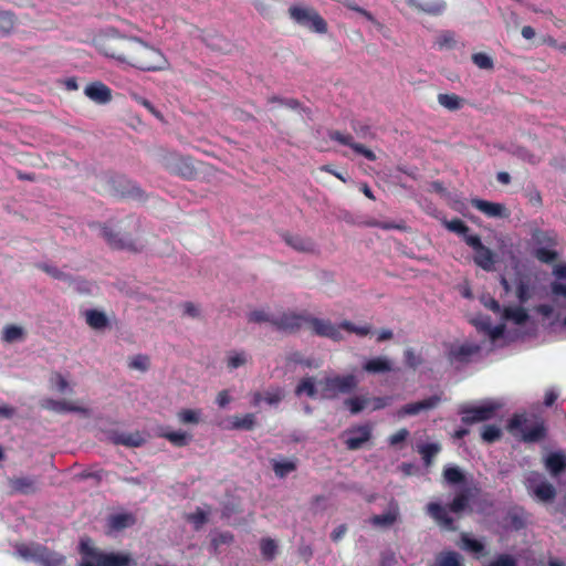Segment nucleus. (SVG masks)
Wrapping results in <instances>:
<instances>
[{
	"mask_svg": "<svg viewBox=\"0 0 566 566\" xmlns=\"http://www.w3.org/2000/svg\"><path fill=\"white\" fill-rule=\"evenodd\" d=\"M438 102L449 111H458L463 106L464 99L453 93H441L438 95Z\"/></svg>",
	"mask_w": 566,
	"mask_h": 566,
	"instance_id": "nucleus-37",
	"label": "nucleus"
},
{
	"mask_svg": "<svg viewBox=\"0 0 566 566\" xmlns=\"http://www.w3.org/2000/svg\"><path fill=\"white\" fill-rule=\"evenodd\" d=\"M489 566H517V563L513 556L501 554Z\"/></svg>",
	"mask_w": 566,
	"mask_h": 566,
	"instance_id": "nucleus-63",
	"label": "nucleus"
},
{
	"mask_svg": "<svg viewBox=\"0 0 566 566\" xmlns=\"http://www.w3.org/2000/svg\"><path fill=\"white\" fill-rule=\"evenodd\" d=\"M436 45L440 49H454L457 45L455 34L452 31H442L436 39Z\"/></svg>",
	"mask_w": 566,
	"mask_h": 566,
	"instance_id": "nucleus-46",
	"label": "nucleus"
},
{
	"mask_svg": "<svg viewBox=\"0 0 566 566\" xmlns=\"http://www.w3.org/2000/svg\"><path fill=\"white\" fill-rule=\"evenodd\" d=\"M101 235L114 250H127L135 253L142 251V247L129 234H122L107 224L101 227Z\"/></svg>",
	"mask_w": 566,
	"mask_h": 566,
	"instance_id": "nucleus-10",
	"label": "nucleus"
},
{
	"mask_svg": "<svg viewBox=\"0 0 566 566\" xmlns=\"http://www.w3.org/2000/svg\"><path fill=\"white\" fill-rule=\"evenodd\" d=\"M534 494L538 500L543 502H549L555 499L556 490L553 484L548 482H542L534 489Z\"/></svg>",
	"mask_w": 566,
	"mask_h": 566,
	"instance_id": "nucleus-40",
	"label": "nucleus"
},
{
	"mask_svg": "<svg viewBox=\"0 0 566 566\" xmlns=\"http://www.w3.org/2000/svg\"><path fill=\"white\" fill-rule=\"evenodd\" d=\"M15 18L9 11H0V36L8 35L14 28Z\"/></svg>",
	"mask_w": 566,
	"mask_h": 566,
	"instance_id": "nucleus-47",
	"label": "nucleus"
},
{
	"mask_svg": "<svg viewBox=\"0 0 566 566\" xmlns=\"http://www.w3.org/2000/svg\"><path fill=\"white\" fill-rule=\"evenodd\" d=\"M327 134L331 140L350 147L356 154L364 156L366 159L370 161H375L377 159V156L373 150L368 149L363 144L355 143L350 134H344L339 130H328Z\"/></svg>",
	"mask_w": 566,
	"mask_h": 566,
	"instance_id": "nucleus-16",
	"label": "nucleus"
},
{
	"mask_svg": "<svg viewBox=\"0 0 566 566\" xmlns=\"http://www.w3.org/2000/svg\"><path fill=\"white\" fill-rule=\"evenodd\" d=\"M11 489L20 494L30 495L39 490V481L32 476H19L9 481Z\"/></svg>",
	"mask_w": 566,
	"mask_h": 566,
	"instance_id": "nucleus-24",
	"label": "nucleus"
},
{
	"mask_svg": "<svg viewBox=\"0 0 566 566\" xmlns=\"http://www.w3.org/2000/svg\"><path fill=\"white\" fill-rule=\"evenodd\" d=\"M24 337V331L17 325H7L2 331V340L6 343H14Z\"/></svg>",
	"mask_w": 566,
	"mask_h": 566,
	"instance_id": "nucleus-44",
	"label": "nucleus"
},
{
	"mask_svg": "<svg viewBox=\"0 0 566 566\" xmlns=\"http://www.w3.org/2000/svg\"><path fill=\"white\" fill-rule=\"evenodd\" d=\"M177 417L178 420L184 424H197L200 421V411L193 409H181Z\"/></svg>",
	"mask_w": 566,
	"mask_h": 566,
	"instance_id": "nucleus-53",
	"label": "nucleus"
},
{
	"mask_svg": "<svg viewBox=\"0 0 566 566\" xmlns=\"http://www.w3.org/2000/svg\"><path fill=\"white\" fill-rule=\"evenodd\" d=\"M136 523V517L132 513H117L108 517V526L113 531H122L133 526Z\"/></svg>",
	"mask_w": 566,
	"mask_h": 566,
	"instance_id": "nucleus-27",
	"label": "nucleus"
},
{
	"mask_svg": "<svg viewBox=\"0 0 566 566\" xmlns=\"http://www.w3.org/2000/svg\"><path fill=\"white\" fill-rule=\"evenodd\" d=\"M470 505V493L468 490L461 491L449 503L448 507L438 502L427 504V513L436 523L444 530L455 531L454 520L448 514V510L454 514L462 513Z\"/></svg>",
	"mask_w": 566,
	"mask_h": 566,
	"instance_id": "nucleus-2",
	"label": "nucleus"
},
{
	"mask_svg": "<svg viewBox=\"0 0 566 566\" xmlns=\"http://www.w3.org/2000/svg\"><path fill=\"white\" fill-rule=\"evenodd\" d=\"M373 427L369 423L349 428L345 434V446L348 450L355 451L363 448V446L371 439Z\"/></svg>",
	"mask_w": 566,
	"mask_h": 566,
	"instance_id": "nucleus-14",
	"label": "nucleus"
},
{
	"mask_svg": "<svg viewBox=\"0 0 566 566\" xmlns=\"http://www.w3.org/2000/svg\"><path fill=\"white\" fill-rule=\"evenodd\" d=\"M390 506L391 509L388 512L379 515H374L370 518V523L376 527L391 526L398 520L399 509L397 504H391Z\"/></svg>",
	"mask_w": 566,
	"mask_h": 566,
	"instance_id": "nucleus-28",
	"label": "nucleus"
},
{
	"mask_svg": "<svg viewBox=\"0 0 566 566\" xmlns=\"http://www.w3.org/2000/svg\"><path fill=\"white\" fill-rule=\"evenodd\" d=\"M363 370L369 375L387 374L394 370V363L387 356H376L363 364Z\"/></svg>",
	"mask_w": 566,
	"mask_h": 566,
	"instance_id": "nucleus-21",
	"label": "nucleus"
},
{
	"mask_svg": "<svg viewBox=\"0 0 566 566\" xmlns=\"http://www.w3.org/2000/svg\"><path fill=\"white\" fill-rule=\"evenodd\" d=\"M505 520L507 526L514 531H521L526 526V517L522 509L511 510Z\"/></svg>",
	"mask_w": 566,
	"mask_h": 566,
	"instance_id": "nucleus-34",
	"label": "nucleus"
},
{
	"mask_svg": "<svg viewBox=\"0 0 566 566\" xmlns=\"http://www.w3.org/2000/svg\"><path fill=\"white\" fill-rule=\"evenodd\" d=\"M471 206L490 218H509L510 211L503 203L474 198Z\"/></svg>",
	"mask_w": 566,
	"mask_h": 566,
	"instance_id": "nucleus-18",
	"label": "nucleus"
},
{
	"mask_svg": "<svg viewBox=\"0 0 566 566\" xmlns=\"http://www.w3.org/2000/svg\"><path fill=\"white\" fill-rule=\"evenodd\" d=\"M307 319L308 314L306 312L296 313L286 311L272 321V326L277 331L295 334L300 332L303 326L307 325Z\"/></svg>",
	"mask_w": 566,
	"mask_h": 566,
	"instance_id": "nucleus-11",
	"label": "nucleus"
},
{
	"mask_svg": "<svg viewBox=\"0 0 566 566\" xmlns=\"http://www.w3.org/2000/svg\"><path fill=\"white\" fill-rule=\"evenodd\" d=\"M101 185L96 186V190L101 193H107L113 197H125L128 191L123 187L126 179L122 176L105 174L99 177Z\"/></svg>",
	"mask_w": 566,
	"mask_h": 566,
	"instance_id": "nucleus-15",
	"label": "nucleus"
},
{
	"mask_svg": "<svg viewBox=\"0 0 566 566\" xmlns=\"http://www.w3.org/2000/svg\"><path fill=\"white\" fill-rule=\"evenodd\" d=\"M93 43L105 56L142 71L161 70L166 63L158 49L138 38L119 34L114 29L97 34Z\"/></svg>",
	"mask_w": 566,
	"mask_h": 566,
	"instance_id": "nucleus-1",
	"label": "nucleus"
},
{
	"mask_svg": "<svg viewBox=\"0 0 566 566\" xmlns=\"http://www.w3.org/2000/svg\"><path fill=\"white\" fill-rule=\"evenodd\" d=\"M462 548L471 553L480 554L484 551V545L475 538H471L469 534H461Z\"/></svg>",
	"mask_w": 566,
	"mask_h": 566,
	"instance_id": "nucleus-51",
	"label": "nucleus"
},
{
	"mask_svg": "<svg viewBox=\"0 0 566 566\" xmlns=\"http://www.w3.org/2000/svg\"><path fill=\"white\" fill-rule=\"evenodd\" d=\"M272 468L276 476L285 478L287 474L296 470V462L294 460L272 461Z\"/></svg>",
	"mask_w": 566,
	"mask_h": 566,
	"instance_id": "nucleus-41",
	"label": "nucleus"
},
{
	"mask_svg": "<svg viewBox=\"0 0 566 566\" xmlns=\"http://www.w3.org/2000/svg\"><path fill=\"white\" fill-rule=\"evenodd\" d=\"M441 448L438 443H427L419 448V453L421 454L426 465H430L432 459L440 452Z\"/></svg>",
	"mask_w": 566,
	"mask_h": 566,
	"instance_id": "nucleus-52",
	"label": "nucleus"
},
{
	"mask_svg": "<svg viewBox=\"0 0 566 566\" xmlns=\"http://www.w3.org/2000/svg\"><path fill=\"white\" fill-rule=\"evenodd\" d=\"M481 352V346L475 343H464L461 345H452L448 353L447 359L450 365L457 369L470 364L474 356H478Z\"/></svg>",
	"mask_w": 566,
	"mask_h": 566,
	"instance_id": "nucleus-9",
	"label": "nucleus"
},
{
	"mask_svg": "<svg viewBox=\"0 0 566 566\" xmlns=\"http://www.w3.org/2000/svg\"><path fill=\"white\" fill-rule=\"evenodd\" d=\"M164 167L171 174L185 179H192L197 175V169L190 157L181 156L177 153H168L163 157Z\"/></svg>",
	"mask_w": 566,
	"mask_h": 566,
	"instance_id": "nucleus-8",
	"label": "nucleus"
},
{
	"mask_svg": "<svg viewBox=\"0 0 566 566\" xmlns=\"http://www.w3.org/2000/svg\"><path fill=\"white\" fill-rule=\"evenodd\" d=\"M86 323L94 329H103L108 325L107 316L97 310H88L85 313Z\"/></svg>",
	"mask_w": 566,
	"mask_h": 566,
	"instance_id": "nucleus-35",
	"label": "nucleus"
},
{
	"mask_svg": "<svg viewBox=\"0 0 566 566\" xmlns=\"http://www.w3.org/2000/svg\"><path fill=\"white\" fill-rule=\"evenodd\" d=\"M260 549L264 559L272 560L277 553V545L272 538H262Z\"/></svg>",
	"mask_w": 566,
	"mask_h": 566,
	"instance_id": "nucleus-49",
	"label": "nucleus"
},
{
	"mask_svg": "<svg viewBox=\"0 0 566 566\" xmlns=\"http://www.w3.org/2000/svg\"><path fill=\"white\" fill-rule=\"evenodd\" d=\"M312 332L321 337H327L334 342H340L343 334L340 333L342 327L334 325L328 319H321L308 314L307 325Z\"/></svg>",
	"mask_w": 566,
	"mask_h": 566,
	"instance_id": "nucleus-13",
	"label": "nucleus"
},
{
	"mask_svg": "<svg viewBox=\"0 0 566 566\" xmlns=\"http://www.w3.org/2000/svg\"><path fill=\"white\" fill-rule=\"evenodd\" d=\"M403 359L406 365L412 369L419 367L423 361L422 357L419 354H417L412 348H407L403 352Z\"/></svg>",
	"mask_w": 566,
	"mask_h": 566,
	"instance_id": "nucleus-57",
	"label": "nucleus"
},
{
	"mask_svg": "<svg viewBox=\"0 0 566 566\" xmlns=\"http://www.w3.org/2000/svg\"><path fill=\"white\" fill-rule=\"evenodd\" d=\"M321 397L324 399H334L340 394H350L357 388L358 380L355 375L325 377L319 380Z\"/></svg>",
	"mask_w": 566,
	"mask_h": 566,
	"instance_id": "nucleus-5",
	"label": "nucleus"
},
{
	"mask_svg": "<svg viewBox=\"0 0 566 566\" xmlns=\"http://www.w3.org/2000/svg\"><path fill=\"white\" fill-rule=\"evenodd\" d=\"M500 408L497 403L486 402L480 406H462L459 410L462 423L470 426L492 419L496 410Z\"/></svg>",
	"mask_w": 566,
	"mask_h": 566,
	"instance_id": "nucleus-7",
	"label": "nucleus"
},
{
	"mask_svg": "<svg viewBox=\"0 0 566 566\" xmlns=\"http://www.w3.org/2000/svg\"><path fill=\"white\" fill-rule=\"evenodd\" d=\"M517 156L523 159L524 161H527L531 165H537L541 161V158L536 156L535 154L531 153L526 148H518L517 149Z\"/></svg>",
	"mask_w": 566,
	"mask_h": 566,
	"instance_id": "nucleus-64",
	"label": "nucleus"
},
{
	"mask_svg": "<svg viewBox=\"0 0 566 566\" xmlns=\"http://www.w3.org/2000/svg\"><path fill=\"white\" fill-rule=\"evenodd\" d=\"M109 439L116 446H125L128 448H138L146 442L145 438L139 431L113 432Z\"/></svg>",
	"mask_w": 566,
	"mask_h": 566,
	"instance_id": "nucleus-23",
	"label": "nucleus"
},
{
	"mask_svg": "<svg viewBox=\"0 0 566 566\" xmlns=\"http://www.w3.org/2000/svg\"><path fill=\"white\" fill-rule=\"evenodd\" d=\"M17 553L24 559L39 562L44 566H59L63 562L60 555L40 544H20L17 546Z\"/></svg>",
	"mask_w": 566,
	"mask_h": 566,
	"instance_id": "nucleus-6",
	"label": "nucleus"
},
{
	"mask_svg": "<svg viewBox=\"0 0 566 566\" xmlns=\"http://www.w3.org/2000/svg\"><path fill=\"white\" fill-rule=\"evenodd\" d=\"M505 319L514 322L516 325H523L528 319L527 311L522 306L505 307L503 312Z\"/></svg>",
	"mask_w": 566,
	"mask_h": 566,
	"instance_id": "nucleus-36",
	"label": "nucleus"
},
{
	"mask_svg": "<svg viewBox=\"0 0 566 566\" xmlns=\"http://www.w3.org/2000/svg\"><path fill=\"white\" fill-rule=\"evenodd\" d=\"M150 366V360L147 355L138 354L129 359L128 367L130 369L146 371Z\"/></svg>",
	"mask_w": 566,
	"mask_h": 566,
	"instance_id": "nucleus-54",
	"label": "nucleus"
},
{
	"mask_svg": "<svg viewBox=\"0 0 566 566\" xmlns=\"http://www.w3.org/2000/svg\"><path fill=\"white\" fill-rule=\"evenodd\" d=\"M85 95L97 104H106L112 99V90L102 82H93L84 90Z\"/></svg>",
	"mask_w": 566,
	"mask_h": 566,
	"instance_id": "nucleus-22",
	"label": "nucleus"
},
{
	"mask_svg": "<svg viewBox=\"0 0 566 566\" xmlns=\"http://www.w3.org/2000/svg\"><path fill=\"white\" fill-rule=\"evenodd\" d=\"M502 437V430L495 424H486L483 427L481 438L486 443H493L500 440Z\"/></svg>",
	"mask_w": 566,
	"mask_h": 566,
	"instance_id": "nucleus-50",
	"label": "nucleus"
},
{
	"mask_svg": "<svg viewBox=\"0 0 566 566\" xmlns=\"http://www.w3.org/2000/svg\"><path fill=\"white\" fill-rule=\"evenodd\" d=\"M443 479L446 480L447 483L451 485H457L464 483L465 475L460 470V468L455 465H448L443 469Z\"/></svg>",
	"mask_w": 566,
	"mask_h": 566,
	"instance_id": "nucleus-38",
	"label": "nucleus"
},
{
	"mask_svg": "<svg viewBox=\"0 0 566 566\" xmlns=\"http://www.w3.org/2000/svg\"><path fill=\"white\" fill-rule=\"evenodd\" d=\"M472 62L481 70H492L494 67L493 59L482 52L472 54Z\"/></svg>",
	"mask_w": 566,
	"mask_h": 566,
	"instance_id": "nucleus-56",
	"label": "nucleus"
},
{
	"mask_svg": "<svg viewBox=\"0 0 566 566\" xmlns=\"http://www.w3.org/2000/svg\"><path fill=\"white\" fill-rule=\"evenodd\" d=\"M522 432L525 442H538L546 437V427L543 422H539L531 427H525Z\"/></svg>",
	"mask_w": 566,
	"mask_h": 566,
	"instance_id": "nucleus-33",
	"label": "nucleus"
},
{
	"mask_svg": "<svg viewBox=\"0 0 566 566\" xmlns=\"http://www.w3.org/2000/svg\"><path fill=\"white\" fill-rule=\"evenodd\" d=\"M83 558L81 564H91L92 566H132L133 560L128 554L104 553L85 544L81 546Z\"/></svg>",
	"mask_w": 566,
	"mask_h": 566,
	"instance_id": "nucleus-4",
	"label": "nucleus"
},
{
	"mask_svg": "<svg viewBox=\"0 0 566 566\" xmlns=\"http://www.w3.org/2000/svg\"><path fill=\"white\" fill-rule=\"evenodd\" d=\"M442 224L448 231L460 235L465 243L469 237H474V234L470 233V228L465 224V222L459 218H454L452 220H443Z\"/></svg>",
	"mask_w": 566,
	"mask_h": 566,
	"instance_id": "nucleus-30",
	"label": "nucleus"
},
{
	"mask_svg": "<svg viewBox=\"0 0 566 566\" xmlns=\"http://www.w3.org/2000/svg\"><path fill=\"white\" fill-rule=\"evenodd\" d=\"M352 129L356 133V135L360 138H366L371 134L370 126L364 124L358 120H353L350 123Z\"/></svg>",
	"mask_w": 566,
	"mask_h": 566,
	"instance_id": "nucleus-62",
	"label": "nucleus"
},
{
	"mask_svg": "<svg viewBox=\"0 0 566 566\" xmlns=\"http://www.w3.org/2000/svg\"><path fill=\"white\" fill-rule=\"evenodd\" d=\"M42 407L57 412V413H64V412H77L87 416L90 413V410L85 407L77 406L73 401L67 400H55L52 398L44 399L42 402Z\"/></svg>",
	"mask_w": 566,
	"mask_h": 566,
	"instance_id": "nucleus-20",
	"label": "nucleus"
},
{
	"mask_svg": "<svg viewBox=\"0 0 566 566\" xmlns=\"http://www.w3.org/2000/svg\"><path fill=\"white\" fill-rule=\"evenodd\" d=\"M340 3H343V4H344L346 8H348L349 10H353V11H355V12H357V13L361 14V15H363V17H365L368 21H371V22H374V21H375L374 15H373L369 11H367V10H365L364 8H361V7L357 6V4L355 3V1H354V0H342V2H340Z\"/></svg>",
	"mask_w": 566,
	"mask_h": 566,
	"instance_id": "nucleus-60",
	"label": "nucleus"
},
{
	"mask_svg": "<svg viewBox=\"0 0 566 566\" xmlns=\"http://www.w3.org/2000/svg\"><path fill=\"white\" fill-rule=\"evenodd\" d=\"M188 521L191 522L196 528L201 527L205 523H207L208 517L206 512H203L201 509H197L196 512L191 513L188 516Z\"/></svg>",
	"mask_w": 566,
	"mask_h": 566,
	"instance_id": "nucleus-61",
	"label": "nucleus"
},
{
	"mask_svg": "<svg viewBox=\"0 0 566 566\" xmlns=\"http://www.w3.org/2000/svg\"><path fill=\"white\" fill-rule=\"evenodd\" d=\"M249 360V355L244 352H230L228 354L227 366L230 370L244 366Z\"/></svg>",
	"mask_w": 566,
	"mask_h": 566,
	"instance_id": "nucleus-43",
	"label": "nucleus"
},
{
	"mask_svg": "<svg viewBox=\"0 0 566 566\" xmlns=\"http://www.w3.org/2000/svg\"><path fill=\"white\" fill-rule=\"evenodd\" d=\"M275 317H272L269 313L263 310H255L249 313L248 321L251 323H270L272 325V321Z\"/></svg>",
	"mask_w": 566,
	"mask_h": 566,
	"instance_id": "nucleus-59",
	"label": "nucleus"
},
{
	"mask_svg": "<svg viewBox=\"0 0 566 566\" xmlns=\"http://www.w3.org/2000/svg\"><path fill=\"white\" fill-rule=\"evenodd\" d=\"M159 437L168 440L172 446L181 448L189 444L191 441V434L178 430V431H163L159 433Z\"/></svg>",
	"mask_w": 566,
	"mask_h": 566,
	"instance_id": "nucleus-31",
	"label": "nucleus"
},
{
	"mask_svg": "<svg viewBox=\"0 0 566 566\" xmlns=\"http://www.w3.org/2000/svg\"><path fill=\"white\" fill-rule=\"evenodd\" d=\"M287 12L294 23L308 29L311 32L325 34L328 31L326 20L313 7L292 4Z\"/></svg>",
	"mask_w": 566,
	"mask_h": 566,
	"instance_id": "nucleus-3",
	"label": "nucleus"
},
{
	"mask_svg": "<svg viewBox=\"0 0 566 566\" xmlns=\"http://www.w3.org/2000/svg\"><path fill=\"white\" fill-rule=\"evenodd\" d=\"M283 240L287 245L293 248L294 250L298 252H314L315 244L314 242L308 238H303L301 235H293L290 233L283 234Z\"/></svg>",
	"mask_w": 566,
	"mask_h": 566,
	"instance_id": "nucleus-25",
	"label": "nucleus"
},
{
	"mask_svg": "<svg viewBox=\"0 0 566 566\" xmlns=\"http://www.w3.org/2000/svg\"><path fill=\"white\" fill-rule=\"evenodd\" d=\"M467 244L473 249V261L478 266L488 272L494 269L495 253L482 243L480 235L469 237Z\"/></svg>",
	"mask_w": 566,
	"mask_h": 566,
	"instance_id": "nucleus-12",
	"label": "nucleus"
},
{
	"mask_svg": "<svg viewBox=\"0 0 566 566\" xmlns=\"http://www.w3.org/2000/svg\"><path fill=\"white\" fill-rule=\"evenodd\" d=\"M557 252L546 248H538L535 250V258L546 264L554 262L557 259Z\"/></svg>",
	"mask_w": 566,
	"mask_h": 566,
	"instance_id": "nucleus-58",
	"label": "nucleus"
},
{
	"mask_svg": "<svg viewBox=\"0 0 566 566\" xmlns=\"http://www.w3.org/2000/svg\"><path fill=\"white\" fill-rule=\"evenodd\" d=\"M327 134L331 140L350 147L356 154L364 156L366 159L370 161H375L377 159V156L373 150L368 149L363 144L355 143L350 134H344L339 130H328Z\"/></svg>",
	"mask_w": 566,
	"mask_h": 566,
	"instance_id": "nucleus-17",
	"label": "nucleus"
},
{
	"mask_svg": "<svg viewBox=\"0 0 566 566\" xmlns=\"http://www.w3.org/2000/svg\"><path fill=\"white\" fill-rule=\"evenodd\" d=\"M545 465L553 475H558L566 469V455L562 452H553L547 455Z\"/></svg>",
	"mask_w": 566,
	"mask_h": 566,
	"instance_id": "nucleus-29",
	"label": "nucleus"
},
{
	"mask_svg": "<svg viewBox=\"0 0 566 566\" xmlns=\"http://www.w3.org/2000/svg\"><path fill=\"white\" fill-rule=\"evenodd\" d=\"M36 268L39 270L45 272L53 279L61 280V281H67V282H70L72 280V276L70 274L61 271L56 266H53V265H50L46 263H39V264H36Z\"/></svg>",
	"mask_w": 566,
	"mask_h": 566,
	"instance_id": "nucleus-48",
	"label": "nucleus"
},
{
	"mask_svg": "<svg viewBox=\"0 0 566 566\" xmlns=\"http://www.w3.org/2000/svg\"><path fill=\"white\" fill-rule=\"evenodd\" d=\"M344 405L348 408L350 413L357 415L369 405V398L366 396H355L347 398Z\"/></svg>",
	"mask_w": 566,
	"mask_h": 566,
	"instance_id": "nucleus-42",
	"label": "nucleus"
},
{
	"mask_svg": "<svg viewBox=\"0 0 566 566\" xmlns=\"http://www.w3.org/2000/svg\"><path fill=\"white\" fill-rule=\"evenodd\" d=\"M256 424V417L254 413H245L242 416H233L231 419L230 428L233 430H253Z\"/></svg>",
	"mask_w": 566,
	"mask_h": 566,
	"instance_id": "nucleus-32",
	"label": "nucleus"
},
{
	"mask_svg": "<svg viewBox=\"0 0 566 566\" xmlns=\"http://www.w3.org/2000/svg\"><path fill=\"white\" fill-rule=\"evenodd\" d=\"M339 327H342V329H345L348 333H354L358 336H367L371 332L370 325L356 326L349 321H343L339 324Z\"/></svg>",
	"mask_w": 566,
	"mask_h": 566,
	"instance_id": "nucleus-55",
	"label": "nucleus"
},
{
	"mask_svg": "<svg viewBox=\"0 0 566 566\" xmlns=\"http://www.w3.org/2000/svg\"><path fill=\"white\" fill-rule=\"evenodd\" d=\"M408 4L417 11L424 12L431 15H440L446 10V2L442 0L420 3L417 0H408Z\"/></svg>",
	"mask_w": 566,
	"mask_h": 566,
	"instance_id": "nucleus-26",
	"label": "nucleus"
},
{
	"mask_svg": "<svg viewBox=\"0 0 566 566\" xmlns=\"http://www.w3.org/2000/svg\"><path fill=\"white\" fill-rule=\"evenodd\" d=\"M307 395L310 398H315L317 395V389L315 387V381L313 377H305L300 380L295 388V395Z\"/></svg>",
	"mask_w": 566,
	"mask_h": 566,
	"instance_id": "nucleus-39",
	"label": "nucleus"
},
{
	"mask_svg": "<svg viewBox=\"0 0 566 566\" xmlns=\"http://www.w3.org/2000/svg\"><path fill=\"white\" fill-rule=\"evenodd\" d=\"M440 401H441V397L438 395H433L423 400L407 403L399 409L398 416L405 417V416L418 415L419 412H421L423 410H429V409L436 408Z\"/></svg>",
	"mask_w": 566,
	"mask_h": 566,
	"instance_id": "nucleus-19",
	"label": "nucleus"
},
{
	"mask_svg": "<svg viewBox=\"0 0 566 566\" xmlns=\"http://www.w3.org/2000/svg\"><path fill=\"white\" fill-rule=\"evenodd\" d=\"M437 566H463L461 556L453 551L441 553L437 558Z\"/></svg>",
	"mask_w": 566,
	"mask_h": 566,
	"instance_id": "nucleus-45",
	"label": "nucleus"
}]
</instances>
